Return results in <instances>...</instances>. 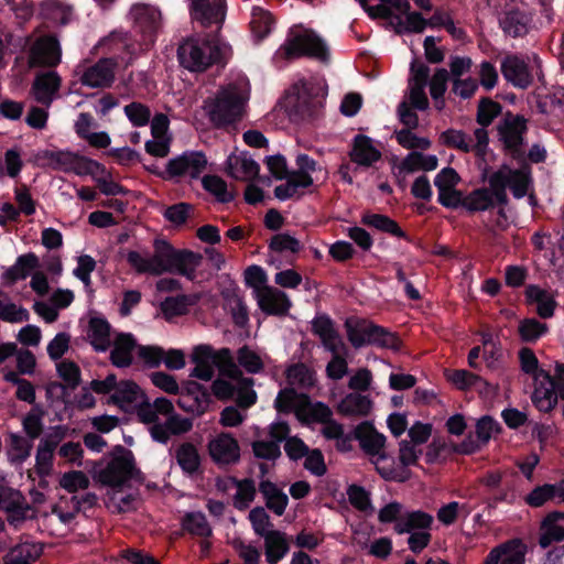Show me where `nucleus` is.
<instances>
[{"label":"nucleus","instance_id":"nucleus-42","mask_svg":"<svg viewBox=\"0 0 564 564\" xmlns=\"http://www.w3.org/2000/svg\"><path fill=\"white\" fill-rule=\"evenodd\" d=\"M437 165L438 159L436 155L412 151L401 161L398 169L399 173L410 174L419 171H434Z\"/></svg>","mask_w":564,"mask_h":564},{"label":"nucleus","instance_id":"nucleus-5","mask_svg":"<svg viewBox=\"0 0 564 564\" xmlns=\"http://www.w3.org/2000/svg\"><path fill=\"white\" fill-rule=\"evenodd\" d=\"M531 182L529 166L513 170L507 164L501 165L488 180L489 186L495 192L496 202L502 206L508 204L507 188L519 199L528 194Z\"/></svg>","mask_w":564,"mask_h":564},{"label":"nucleus","instance_id":"nucleus-53","mask_svg":"<svg viewBox=\"0 0 564 564\" xmlns=\"http://www.w3.org/2000/svg\"><path fill=\"white\" fill-rule=\"evenodd\" d=\"M236 358V365L239 369L243 368L247 373L257 375L264 370L263 358L247 345L237 350Z\"/></svg>","mask_w":564,"mask_h":564},{"label":"nucleus","instance_id":"nucleus-45","mask_svg":"<svg viewBox=\"0 0 564 564\" xmlns=\"http://www.w3.org/2000/svg\"><path fill=\"white\" fill-rule=\"evenodd\" d=\"M410 9L404 12L394 11V15L391 19V24L394 26L397 33L414 32L422 33L427 26V20H425L417 12H409Z\"/></svg>","mask_w":564,"mask_h":564},{"label":"nucleus","instance_id":"nucleus-47","mask_svg":"<svg viewBox=\"0 0 564 564\" xmlns=\"http://www.w3.org/2000/svg\"><path fill=\"white\" fill-rule=\"evenodd\" d=\"M175 458L178 466L185 474L194 475L199 470L200 456L194 444H181L175 451Z\"/></svg>","mask_w":564,"mask_h":564},{"label":"nucleus","instance_id":"nucleus-16","mask_svg":"<svg viewBox=\"0 0 564 564\" xmlns=\"http://www.w3.org/2000/svg\"><path fill=\"white\" fill-rule=\"evenodd\" d=\"M256 300L261 311L268 315H285L291 307L286 293L270 285L258 288Z\"/></svg>","mask_w":564,"mask_h":564},{"label":"nucleus","instance_id":"nucleus-61","mask_svg":"<svg viewBox=\"0 0 564 564\" xmlns=\"http://www.w3.org/2000/svg\"><path fill=\"white\" fill-rule=\"evenodd\" d=\"M449 75L445 68H437L430 80V94L438 110L444 108L443 96L447 89Z\"/></svg>","mask_w":564,"mask_h":564},{"label":"nucleus","instance_id":"nucleus-29","mask_svg":"<svg viewBox=\"0 0 564 564\" xmlns=\"http://www.w3.org/2000/svg\"><path fill=\"white\" fill-rule=\"evenodd\" d=\"M312 329L321 338L324 347L333 354H337L344 348L341 337L329 317L325 315L315 317L312 322Z\"/></svg>","mask_w":564,"mask_h":564},{"label":"nucleus","instance_id":"nucleus-33","mask_svg":"<svg viewBox=\"0 0 564 564\" xmlns=\"http://www.w3.org/2000/svg\"><path fill=\"white\" fill-rule=\"evenodd\" d=\"M531 23V15L518 9L505 12L499 20L500 28L505 34L512 37H520L528 34Z\"/></svg>","mask_w":564,"mask_h":564},{"label":"nucleus","instance_id":"nucleus-28","mask_svg":"<svg viewBox=\"0 0 564 564\" xmlns=\"http://www.w3.org/2000/svg\"><path fill=\"white\" fill-rule=\"evenodd\" d=\"M349 156L359 166L369 167L381 159V152L373 145L369 137L358 134L354 139Z\"/></svg>","mask_w":564,"mask_h":564},{"label":"nucleus","instance_id":"nucleus-20","mask_svg":"<svg viewBox=\"0 0 564 564\" xmlns=\"http://www.w3.org/2000/svg\"><path fill=\"white\" fill-rule=\"evenodd\" d=\"M61 87V77L56 72L50 70L39 74L32 85L31 94L34 99L48 108Z\"/></svg>","mask_w":564,"mask_h":564},{"label":"nucleus","instance_id":"nucleus-54","mask_svg":"<svg viewBox=\"0 0 564 564\" xmlns=\"http://www.w3.org/2000/svg\"><path fill=\"white\" fill-rule=\"evenodd\" d=\"M55 447L53 443L40 441L35 453V471L41 477L51 475L53 470V460Z\"/></svg>","mask_w":564,"mask_h":564},{"label":"nucleus","instance_id":"nucleus-14","mask_svg":"<svg viewBox=\"0 0 564 564\" xmlns=\"http://www.w3.org/2000/svg\"><path fill=\"white\" fill-rule=\"evenodd\" d=\"M189 12L194 21L204 28L220 26L226 18V0H189Z\"/></svg>","mask_w":564,"mask_h":564},{"label":"nucleus","instance_id":"nucleus-41","mask_svg":"<svg viewBox=\"0 0 564 564\" xmlns=\"http://www.w3.org/2000/svg\"><path fill=\"white\" fill-rule=\"evenodd\" d=\"M357 1L372 19L392 18L394 11L404 13L411 8L408 0H380L377 6H368L367 0Z\"/></svg>","mask_w":564,"mask_h":564},{"label":"nucleus","instance_id":"nucleus-55","mask_svg":"<svg viewBox=\"0 0 564 564\" xmlns=\"http://www.w3.org/2000/svg\"><path fill=\"white\" fill-rule=\"evenodd\" d=\"M274 25L271 13L261 7H253L251 12L250 26L252 33L259 40L265 37Z\"/></svg>","mask_w":564,"mask_h":564},{"label":"nucleus","instance_id":"nucleus-52","mask_svg":"<svg viewBox=\"0 0 564 564\" xmlns=\"http://www.w3.org/2000/svg\"><path fill=\"white\" fill-rule=\"evenodd\" d=\"M297 416L306 422L325 423L333 417L332 409L323 402H310L307 397L302 409H299Z\"/></svg>","mask_w":564,"mask_h":564},{"label":"nucleus","instance_id":"nucleus-2","mask_svg":"<svg viewBox=\"0 0 564 564\" xmlns=\"http://www.w3.org/2000/svg\"><path fill=\"white\" fill-rule=\"evenodd\" d=\"M247 96L237 85L219 88L204 100L203 109L215 127H225L239 121L245 113Z\"/></svg>","mask_w":564,"mask_h":564},{"label":"nucleus","instance_id":"nucleus-46","mask_svg":"<svg viewBox=\"0 0 564 564\" xmlns=\"http://www.w3.org/2000/svg\"><path fill=\"white\" fill-rule=\"evenodd\" d=\"M525 295L531 303L536 304V312L542 318L553 316L555 301L552 294L538 285H529L525 289Z\"/></svg>","mask_w":564,"mask_h":564},{"label":"nucleus","instance_id":"nucleus-50","mask_svg":"<svg viewBox=\"0 0 564 564\" xmlns=\"http://www.w3.org/2000/svg\"><path fill=\"white\" fill-rule=\"evenodd\" d=\"M172 246L165 240L154 241V252L149 253L151 275H161L169 272Z\"/></svg>","mask_w":564,"mask_h":564},{"label":"nucleus","instance_id":"nucleus-25","mask_svg":"<svg viewBox=\"0 0 564 564\" xmlns=\"http://www.w3.org/2000/svg\"><path fill=\"white\" fill-rule=\"evenodd\" d=\"M134 28L144 36L151 37L160 25V11L149 4H135L130 10Z\"/></svg>","mask_w":564,"mask_h":564},{"label":"nucleus","instance_id":"nucleus-10","mask_svg":"<svg viewBox=\"0 0 564 564\" xmlns=\"http://www.w3.org/2000/svg\"><path fill=\"white\" fill-rule=\"evenodd\" d=\"M43 158L52 169L79 176L95 175L101 169L97 161L70 151H45Z\"/></svg>","mask_w":564,"mask_h":564},{"label":"nucleus","instance_id":"nucleus-1","mask_svg":"<svg viewBox=\"0 0 564 564\" xmlns=\"http://www.w3.org/2000/svg\"><path fill=\"white\" fill-rule=\"evenodd\" d=\"M191 358L195 364L191 377L209 381L217 367L219 377L213 381L212 392L218 400L235 399L242 409H249L257 402L254 380L239 369L229 348L214 350L209 345H198L193 349Z\"/></svg>","mask_w":564,"mask_h":564},{"label":"nucleus","instance_id":"nucleus-31","mask_svg":"<svg viewBox=\"0 0 564 564\" xmlns=\"http://www.w3.org/2000/svg\"><path fill=\"white\" fill-rule=\"evenodd\" d=\"M86 334L88 341L96 351L104 352L111 347V326L104 317H91Z\"/></svg>","mask_w":564,"mask_h":564},{"label":"nucleus","instance_id":"nucleus-26","mask_svg":"<svg viewBox=\"0 0 564 564\" xmlns=\"http://www.w3.org/2000/svg\"><path fill=\"white\" fill-rule=\"evenodd\" d=\"M562 541H564V512H550L541 522L539 544L546 549L552 543Z\"/></svg>","mask_w":564,"mask_h":564},{"label":"nucleus","instance_id":"nucleus-30","mask_svg":"<svg viewBox=\"0 0 564 564\" xmlns=\"http://www.w3.org/2000/svg\"><path fill=\"white\" fill-rule=\"evenodd\" d=\"M228 174L238 181H250L258 176L260 166L247 153L231 154L227 159Z\"/></svg>","mask_w":564,"mask_h":564},{"label":"nucleus","instance_id":"nucleus-39","mask_svg":"<svg viewBox=\"0 0 564 564\" xmlns=\"http://www.w3.org/2000/svg\"><path fill=\"white\" fill-rule=\"evenodd\" d=\"M142 399H144L142 390L130 380L117 382L116 390L110 397L111 402L121 408L137 406Z\"/></svg>","mask_w":564,"mask_h":564},{"label":"nucleus","instance_id":"nucleus-17","mask_svg":"<svg viewBox=\"0 0 564 564\" xmlns=\"http://www.w3.org/2000/svg\"><path fill=\"white\" fill-rule=\"evenodd\" d=\"M296 96H289L288 102L294 108V111L302 117L313 116L323 105V97L314 94L317 89L312 84L302 83L296 85Z\"/></svg>","mask_w":564,"mask_h":564},{"label":"nucleus","instance_id":"nucleus-11","mask_svg":"<svg viewBox=\"0 0 564 564\" xmlns=\"http://www.w3.org/2000/svg\"><path fill=\"white\" fill-rule=\"evenodd\" d=\"M117 62L113 58H100L88 66H79V82L89 88H108L116 77Z\"/></svg>","mask_w":564,"mask_h":564},{"label":"nucleus","instance_id":"nucleus-15","mask_svg":"<svg viewBox=\"0 0 564 564\" xmlns=\"http://www.w3.org/2000/svg\"><path fill=\"white\" fill-rule=\"evenodd\" d=\"M534 381L533 403L540 411L547 412L552 410L556 405L557 398L560 397L553 377L545 370H540L535 373Z\"/></svg>","mask_w":564,"mask_h":564},{"label":"nucleus","instance_id":"nucleus-23","mask_svg":"<svg viewBox=\"0 0 564 564\" xmlns=\"http://www.w3.org/2000/svg\"><path fill=\"white\" fill-rule=\"evenodd\" d=\"M202 260L203 257L199 253L189 250H176L172 247L169 272H175L194 280L196 269L200 265Z\"/></svg>","mask_w":564,"mask_h":564},{"label":"nucleus","instance_id":"nucleus-59","mask_svg":"<svg viewBox=\"0 0 564 564\" xmlns=\"http://www.w3.org/2000/svg\"><path fill=\"white\" fill-rule=\"evenodd\" d=\"M32 442L18 434H10L8 456L12 463H22L30 457Z\"/></svg>","mask_w":564,"mask_h":564},{"label":"nucleus","instance_id":"nucleus-12","mask_svg":"<svg viewBox=\"0 0 564 564\" xmlns=\"http://www.w3.org/2000/svg\"><path fill=\"white\" fill-rule=\"evenodd\" d=\"M207 160L204 153L191 151L171 159L166 164V173L171 178H197L206 169Z\"/></svg>","mask_w":564,"mask_h":564},{"label":"nucleus","instance_id":"nucleus-24","mask_svg":"<svg viewBox=\"0 0 564 564\" xmlns=\"http://www.w3.org/2000/svg\"><path fill=\"white\" fill-rule=\"evenodd\" d=\"M110 361L118 368H127L133 361V352L137 349V340L130 333H119L111 340Z\"/></svg>","mask_w":564,"mask_h":564},{"label":"nucleus","instance_id":"nucleus-44","mask_svg":"<svg viewBox=\"0 0 564 564\" xmlns=\"http://www.w3.org/2000/svg\"><path fill=\"white\" fill-rule=\"evenodd\" d=\"M361 224L379 231L389 234L398 238L408 239L405 232L400 228L397 221L387 215L376 213H364Z\"/></svg>","mask_w":564,"mask_h":564},{"label":"nucleus","instance_id":"nucleus-57","mask_svg":"<svg viewBox=\"0 0 564 564\" xmlns=\"http://www.w3.org/2000/svg\"><path fill=\"white\" fill-rule=\"evenodd\" d=\"M306 395H299L293 388L281 390L274 401V406L279 412L289 413L303 408Z\"/></svg>","mask_w":564,"mask_h":564},{"label":"nucleus","instance_id":"nucleus-40","mask_svg":"<svg viewBox=\"0 0 564 564\" xmlns=\"http://www.w3.org/2000/svg\"><path fill=\"white\" fill-rule=\"evenodd\" d=\"M498 431L499 424L495 420L490 416H482L476 424L477 443L471 440L464 441L460 445L462 452L466 454L474 453L481 445L487 444L492 435L497 434Z\"/></svg>","mask_w":564,"mask_h":564},{"label":"nucleus","instance_id":"nucleus-4","mask_svg":"<svg viewBox=\"0 0 564 564\" xmlns=\"http://www.w3.org/2000/svg\"><path fill=\"white\" fill-rule=\"evenodd\" d=\"M301 56H308L322 62L329 57L325 41L313 31L291 33L285 42L275 52L274 59L290 61Z\"/></svg>","mask_w":564,"mask_h":564},{"label":"nucleus","instance_id":"nucleus-9","mask_svg":"<svg viewBox=\"0 0 564 564\" xmlns=\"http://www.w3.org/2000/svg\"><path fill=\"white\" fill-rule=\"evenodd\" d=\"M297 170L291 172L288 182L274 188V195L280 200L300 198L303 189L313 185L312 173L316 170V162L306 154L296 158Z\"/></svg>","mask_w":564,"mask_h":564},{"label":"nucleus","instance_id":"nucleus-19","mask_svg":"<svg viewBox=\"0 0 564 564\" xmlns=\"http://www.w3.org/2000/svg\"><path fill=\"white\" fill-rule=\"evenodd\" d=\"M525 545L519 539L507 541L494 547L485 564H524Z\"/></svg>","mask_w":564,"mask_h":564},{"label":"nucleus","instance_id":"nucleus-21","mask_svg":"<svg viewBox=\"0 0 564 564\" xmlns=\"http://www.w3.org/2000/svg\"><path fill=\"white\" fill-rule=\"evenodd\" d=\"M164 423L154 424L150 427V434L156 442L167 443L172 436L182 435L189 432L193 427L192 420L183 417L173 412L166 415Z\"/></svg>","mask_w":564,"mask_h":564},{"label":"nucleus","instance_id":"nucleus-34","mask_svg":"<svg viewBox=\"0 0 564 564\" xmlns=\"http://www.w3.org/2000/svg\"><path fill=\"white\" fill-rule=\"evenodd\" d=\"M259 491L264 499L265 507L276 516H282L289 505L288 495L269 479L259 481Z\"/></svg>","mask_w":564,"mask_h":564},{"label":"nucleus","instance_id":"nucleus-62","mask_svg":"<svg viewBox=\"0 0 564 564\" xmlns=\"http://www.w3.org/2000/svg\"><path fill=\"white\" fill-rule=\"evenodd\" d=\"M226 306L230 311L232 319L237 326L243 327L247 325L249 321L248 310L242 297L238 293L232 292L227 294Z\"/></svg>","mask_w":564,"mask_h":564},{"label":"nucleus","instance_id":"nucleus-7","mask_svg":"<svg viewBox=\"0 0 564 564\" xmlns=\"http://www.w3.org/2000/svg\"><path fill=\"white\" fill-rule=\"evenodd\" d=\"M356 438L359 441L362 451L370 457L380 475L388 480L395 479V473L392 468L381 466L387 460L386 436L379 433L370 423L359 424L355 431Z\"/></svg>","mask_w":564,"mask_h":564},{"label":"nucleus","instance_id":"nucleus-6","mask_svg":"<svg viewBox=\"0 0 564 564\" xmlns=\"http://www.w3.org/2000/svg\"><path fill=\"white\" fill-rule=\"evenodd\" d=\"M347 337L355 348L377 345L384 348L398 349L400 341L394 334L372 324L367 319L349 317L345 322Z\"/></svg>","mask_w":564,"mask_h":564},{"label":"nucleus","instance_id":"nucleus-56","mask_svg":"<svg viewBox=\"0 0 564 564\" xmlns=\"http://www.w3.org/2000/svg\"><path fill=\"white\" fill-rule=\"evenodd\" d=\"M289 384L299 388H310L315 383V373L306 365L299 362L286 369Z\"/></svg>","mask_w":564,"mask_h":564},{"label":"nucleus","instance_id":"nucleus-58","mask_svg":"<svg viewBox=\"0 0 564 564\" xmlns=\"http://www.w3.org/2000/svg\"><path fill=\"white\" fill-rule=\"evenodd\" d=\"M183 528L191 534L202 538H208L213 533L205 514L200 511L186 513L183 519Z\"/></svg>","mask_w":564,"mask_h":564},{"label":"nucleus","instance_id":"nucleus-36","mask_svg":"<svg viewBox=\"0 0 564 564\" xmlns=\"http://www.w3.org/2000/svg\"><path fill=\"white\" fill-rule=\"evenodd\" d=\"M264 556L268 564H278L290 551L288 536L275 530L263 536Z\"/></svg>","mask_w":564,"mask_h":564},{"label":"nucleus","instance_id":"nucleus-22","mask_svg":"<svg viewBox=\"0 0 564 564\" xmlns=\"http://www.w3.org/2000/svg\"><path fill=\"white\" fill-rule=\"evenodd\" d=\"M30 61L36 66H55L61 61V48L58 41L53 36L39 39L32 50Z\"/></svg>","mask_w":564,"mask_h":564},{"label":"nucleus","instance_id":"nucleus-48","mask_svg":"<svg viewBox=\"0 0 564 564\" xmlns=\"http://www.w3.org/2000/svg\"><path fill=\"white\" fill-rule=\"evenodd\" d=\"M42 13L45 19L59 25L68 24L74 18L73 7L58 0L43 2Z\"/></svg>","mask_w":564,"mask_h":564},{"label":"nucleus","instance_id":"nucleus-13","mask_svg":"<svg viewBox=\"0 0 564 564\" xmlns=\"http://www.w3.org/2000/svg\"><path fill=\"white\" fill-rule=\"evenodd\" d=\"M208 453L218 466L235 465L240 460L238 441L229 433H219L208 442Z\"/></svg>","mask_w":564,"mask_h":564},{"label":"nucleus","instance_id":"nucleus-63","mask_svg":"<svg viewBox=\"0 0 564 564\" xmlns=\"http://www.w3.org/2000/svg\"><path fill=\"white\" fill-rule=\"evenodd\" d=\"M177 404L187 412L202 414L207 408V395L205 392L195 393L189 391L180 397Z\"/></svg>","mask_w":564,"mask_h":564},{"label":"nucleus","instance_id":"nucleus-60","mask_svg":"<svg viewBox=\"0 0 564 564\" xmlns=\"http://www.w3.org/2000/svg\"><path fill=\"white\" fill-rule=\"evenodd\" d=\"M202 184L220 203H228L234 199V194L228 189L227 183L217 175L204 176Z\"/></svg>","mask_w":564,"mask_h":564},{"label":"nucleus","instance_id":"nucleus-49","mask_svg":"<svg viewBox=\"0 0 564 564\" xmlns=\"http://www.w3.org/2000/svg\"><path fill=\"white\" fill-rule=\"evenodd\" d=\"M172 246L165 240L154 241V252L149 253L151 275H161L169 272Z\"/></svg>","mask_w":564,"mask_h":564},{"label":"nucleus","instance_id":"nucleus-35","mask_svg":"<svg viewBox=\"0 0 564 564\" xmlns=\"http://www.w3.org/2000/svg\"><path fill=\"white\" fill-rule=\"evenodd\" d=\"M139 420L147 424H159V415H169L174 412L173 403L166 398H156L153 402L144 399L135 406Z\"/></svg>","mask_w":564,"mask_h":564},{"label":"nucleus","instance_id":"nucleus-27","mask_svg":"<svg viewBox=\"0 0 564 564\" xmlns=\"http://www.w3.org/2000/svg\"><path fill=\"white\" fill-rule=\"evenodd\" d=\"M501 73L505 79L516 87L527 88L532 82L528 65L516 55L507 56L502 61Z\"/></svg>","mask_w":564,"mask_h":564},{"label":"nucleus","instance_id":"nucleus-37","mask_svg":"<svg viewBox=\"0 0 564 564\" xmlns=\"http://www.w3.org/2000/svg\"><path fill=\"white\" fill-rule=\"evenodd\" d=\"M372 409V401L369 395L359 392L348 393L338 403L337 410L345 416L362 417L369 415Z\"/></svg>","mask_w":564,"mask_h":564},{"label":"nucleus","instance_id":"nucleus-32","mask_svg":"<svg viewBox=\"0 0 564 564\" xmlns=\"http://www.w3.org/2000/svg\"><path fill=\"white\" fill-rule=\"evenodd\" d=\"M433 523L434 518L429 512L422 510L406 511L394 524V531L398 534L430 531Z\"/></svg>","mask_w":564,"mask_h":564},{"label":"nucleus","instance_id":"nucleus-18","mask_svg":"<svg viewBox=\"0 0 564 564\" xmlns=\"http://www.w3.org/2000/svg\"><path fill=\"white\" fill-rule=\"evenodd\" d=\"M133 469V462L130 457L117 456L99 473V479L105 485L118 487L132 477Z\"/></svg>","mask_w":564,"mask_h":564},{"label":"nucleus","instance_id":"nucleus-8","mask_svg":"<svg viewBox=\"0 0 564 564\" xmlns=\"http://www.w3.org/2000/svg\"><path fill=\"white\" fill-rule=\"evenodd\" d=\"M497 129L503 151L512 159L522 161L525 155L527 120L522 116L508 113Z\"/></svg>","mask_w":564,"mask_h":564},{"label":"nucleus","instance_id":"nucleus-43","mask_svg":"<svg viewBox=\"0 0 564 564\" xmlns=\"http://www.w3.org/2000/svg\"><path fill=\"white\" fill-rule=\"evenodd\" d=\"M228 482L236 488L234 496V506L239 510H245L253 502L257 488L256 482L251 478L237 479L234 477L228 478Z\"/></svg>","mask_w":564,"mask_h":564},{"label":"nucleus","instance_id":"nucleus-51","mask_svg":"<svg viewBox=\"0 0 564 564\" xmlns=\"http://www.w3.org/2000/svg\"><path fill=\"white\" fill-rule=\"evenodd\" d=\"M495 192L489 188H478L469 193L463 200V206L470 212H485L494 207Z\"/></svg>","mask_w":564,"mask_h":564},{"label":"nucleus","instance_id":"nucleus-38","mask_svg":"<svg viewBox=\"0 0 564 564\" xmlns=\"http://www.w3.org/2000/svg\"><path fill=\"white\" fill-rule=\"evenodd\" d=\"M37 264L39 259L32 252L18 257L15 263L2 273V283L12 285L19 280H24Z\"/></svg>","mask_w":564,"mask_h":564},{"label":"nucleus","instance_id":"nucleus-3","mask_svg":"<svg viewBox=\"0 0 564 564\" xmlns=\"http://www.w3.org/2000/svg\"><path fill=\"white\" fill-rule=\"evenodd\" d=\"M177 56L186 69L204 72L221 59L223 47L217 40L191 36L180 44Z\"/></svg>","mask_w":564,"mask_h":564},{"label":"nucleus","instance_id":"nucleus-64","mask_svg":"<svg viewBox=\"0 0 564 564\" xmlns=\"http://www.w3.org/2000/svg\"><path fill=\"white\" fill-rule=\"evenodd\" d=\"M557 496V485L545 484L535 487L524 498L527 505L533 508L542 507L545 502Z\"/></svg>","mask_w":564,"mask_h":564}]
</instances>
